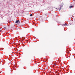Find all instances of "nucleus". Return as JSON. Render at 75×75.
<instances>
[{
	"label": "nucleus",
	"mask_w": 75,
	"mask_h": 75,
	"mask_svg": "<svg viewBox=\"0 0 75 75\" xmlns=\"http://www.w3.org/2000/svg\"><path fill=\"white\" fill-rule=\"evenodd\" d=\"M4 28L5 29V30H7V28H6V27H4Z\"/></svg>",
	"instance_id": "nucleus-4"
},
{
	"label": "nucleus",
	"mask_w": 75,
	"mask_h": 75,
	"mask_svg": "<svg viewBox=\"0 0 75 75\" xmlns=\"http://www.w3.org/2000/svg\"><path fill=\"white\" fill-rule=\"evenodd\" d=\"M73 1H75V0H73Z\"/></svg>",
	"instance_id": "nucleus-8"
},
{
	"label": "nucleus",
	"mask_w": 75,
	"mask_h": 75,
	"mask_svg": "<svg viewBox=\"0 0 75 75\" xmlns=\"http://www.w3.org/2000/svg\"><path fill=\"white\" fill-rule=\"evenodd\" d=\"M67 25V24L65 23L63 25H64V26H65V25Z\"/></svg>",
	"instance_id": "nucleus-5"
},
{
	"label": "nucleus",
	"mask_w": 75,
	"mask_h": 75,
	"mask_svg": "<svg viewBox=\"0 0 75 75\" xmlns=\"http://www.w3.org/2000/svg\"><path fill=\"white\" fill-rule=\"evenodd\" d=\"M61 7H62L61 5H59V8L58 9V10H60L61 9Z\"/></svg>",
	"instance_id": "nucleus-1"
},
{
	"label": "nucleus",
	"mask_w": 75,
	"mask_h": 75,
	"mask_svg": "<svg viewBox=\"0 0 75 75\" xmlns=\"http://www.w3.org/2000/svg\"><path fill=\"white\" fill-rule=\"evenodd\" d=\"M18 21H19L18 20H17L16 22V23H18Z\"/></svg>",
	"instance_id": "nucleus-3"
},
{
	"label": "nucleus",
	"mask_w": 75,
	"mask_h": 75,
	"mask_svg": "<svg viewBox=\"0 0 75 75\" xmlns=\"http://www.w3.org/2000/svg\"><path fill=\"white\" fill-rule=\"evenodd\" d=\"M73 7H74V6H69L70 8H73Z\"/></svg>",
	"instance_id": "nucleus-2"
},
{
	"label": "nucleus",
	"mask_w": 75,
	"mask_h": 75,
	"mask_svg": "<svg viewBox=\"0 0 75 75\" xmlns=\"http://www.w3.org/2000/svg\"><path fill=\"white\" fill-rule=\"evenodd\" d=\"M54 65H56V64L54 63Z\"/></svg>",
	"instance_id": "nucleus-7"
},
{
	"label": "nucleus",
	"mask_w": 75,
	"mask_h": 75,
	"mask_svg": "<svg viewBox=\"0 0 75 75\" xmlns=\"http://www.w3.org/2000/svg\"><path fill=\"white\" fill-rule=\"evenodd\" d=\"M30 16L31 17H32V16H33V14H31L30 15Z\"/></svg>",
	"instance_id": "nucleus-6"
}]
</instances>
